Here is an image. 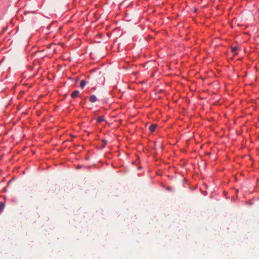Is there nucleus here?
<instances>
[{"mask_svg": "<svg viewBox=\"0 0 259 259\" xmlns=\"http://www.w3.org/2000/svg\"><path fill=\"white\" fill-rule=\"evenodd\" d=\"M79 94V92L78 90H75L72 92V94H71V97L73 98H76L78 97Z\"/></svg>", "mask_w": 259, "mask_h": 259, "instance_id": "nucleus-1", "label": "nucleus"}, {"mask_svg": "<svg viewBox=\"0 0 259 259\" xmlns=\"http://www.w3.org/2000/svg\"><path fill=\"white\" fill-rule=\"evenodd\" d=\"M97 101V98L96 95H92L90 96V102L95 103Z\"/></svg>", "mask_w": 259, "mask_h": 259, "instance_id": "nucleus-2", "label": "nucleus"}, {"mask_svg": "<svg viewBox=\"0 0 259 259\" xmlns=\"http://www.w3.org/2000/svg\"><path fill=\"white\" fill-rule=\"evenodd\" d=\"M156 127V124H152L150 126H149V131H150L151 132H153L155 131Z\"/></svg>", "mask_w": 259, "mask_h": 259, "instance_id": "nucleus-3", "label": "nucleus"}, {"mask_svg": "<svg viewBox=\"0 0 259 259\" xmlns=\"http://www.w3.org/2000/svg\"><path fill=\"white\" fill-rule=\"evenodd\" d=\"M85 85H86V81L84 80H81V81H80L81 89H83V88H84Z\"/></svg>", "mask_w": 259, "mask_h": 259, "instance_id": "nucleus-4", "label": "nucleus"}, {"mask_svg": "<svg viewBox=\"0 0 259 259\" xmlns=\"http://www.w3.org/2000/svg\"><path fill=\"white\" fill-rule=\"evenodd\" d=\"M104 120L103 116H99L97 118V121L99 123H101Z\"/></svg>", "mask_w": 259, "mask_h": 259, "instance_id": "nucleus-5", "label": "nucleus"}, {"mask_svg": "<svg viewBox=\"0 0 259 259\" xmlns=\"http://www.w3.org/2000/svg\"><path fill=\"white\" fill-rule=\"evenodd\" d=\"M4 207L5 205H4V203L2 202L0 203V213L3 210Z\"/></svg>", "mask_w": 259, "mask_h": 259, "instance_id": "nucleus-6", "label": "nucleus"}, {"mask_svg": "<svg viewBox=\"0 0 259 259\" xmlns=\"http://www.w3.org/2000/svg\"><path fill=\"white\" fill-rule=\"evenodd\" d=\"M237 47H234L232 48V52H235L236 51H237Z\"/></svg>", "mask_w": 259, "mask_h": 259, "instance_id": "nucleus-7", "label": "nucleus"}]
</instances>
